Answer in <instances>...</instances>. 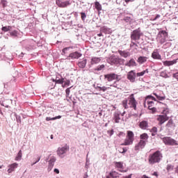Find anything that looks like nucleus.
I'll return each mask as SVG.
<instances>
[{"mask_svg":"<svg viewBox=\"0 0 178 178\" xmlns=\"http://www.w3.org/2000/svg\"><path fill=\"white\" fill-rule=\"evenodd\" d=\"M163 158V154L161 151L156 150V152L151 153L148 156V163L149 165H155V163H159L162 159Z\"/></svg>","mask_w":178,"mask_h":178,"instance_id":"1","label":"nucleus"},{"mask_svg":"<svg viewBox=\"0 0 178 178\" xmlns=\"http://www.w3.org/2000/svg\"><path fill=\"white\" fill-rule=\"evenodd\" d=\"M108 63H110L112 66H113V65H122L123 63H124V59L116 57L115 56H111L110 58H108Z\"/></svg>","mask_w":178,"mask_h":178,"instance_id":"2","label":"nucleus"},{"mask_svg":"<svg viewBox=\"0 0 178 178\" xmlns=\"http://www.w3.org/2000/svg\"><path fill=\"white\" fill-rule=\"evenodd\" d=\"M141 35H143L141 29L138 28L131 32L130 38L131 41L137 42L138 40H140V38H141Z\"/></svg>","mask_w":178,"mask_h":178,"instance_id":"3","label":"nucleus"},{"mask_svg":"<svg viewBox=\"0 0 178 178\" xmlns=\"http://www.w3.org/2000/svg\"><path fill=\"white\" fill-rule=\"evenodd\" d=\"M134 141V133L132 131H128L127 138L121 145H131Z\"/></svg>","mask_w":178,"mask_h":178,"instance_id":"4","label":"nucleus"},{"mask_svg":"<svg viewBox=\"0 0 178 178\" xmlns=\"http://www.w3.org/2000/svg\"><path fill=\"white\" fill-rule=\"evenodd\" d=\"M168 37H169V34L164 30L159 31L157 35V38H159L160 44H165V42L168 40Z\"/></svg>","mask_w":178,"mask_h":178,"instance_id":"5","label":"nucleus"},{"mask_svg":"<svg viewBox=\"0 0 178 178\" xmlns=\"http://www.w3.org/2000/svg\"><path fill=\"white\" fill-rule=\"evenodd\" d=\"M69 149L70 147L67 144H65L62 147H58L56 151L58 156L63 159V158H65V154H66Z\"/></svg>","mask_w":178,"mask_h":178,"instance_id":"6","label":"nucleus"},{"mask_svg":"<svg viewBox=\"0 0 178 178\" xmlns=\"http://www.w3.org/2000/svg\"><path fill=\"white\" fill-rule=\"evenodd\" d=\"M161 140L165 145H178L177 141L171 137L165 136L161 138Z\"/></svg>","mask_w":178,"mask_h":178,"instance_id":"7","label":"nucleus"},{"mask_svg":"<svg viewBox=\"0 0 178 178\" xmlns=\"http://www.w3.org/2000/svg\"><path fill=\"white\" fill-rule=\"evenodd\" d=\"M129 105H130V108H133L134 111H137V100L134 97V94H131L128 98Z\"/></svg>","mask_w":178,"mask_h":178,"instance_id":"8","label":"nucleus"},{"mask_svg":"<svg viewBox=\"0 0 178 178\" xmlns=\"http://www.w3.org/2000/svg\"><path fill=\"white\" fill-rule=\"evenodd\" d=\"M104 79L107 80V81H113V80H116V81H119L120 80V79H119V75L115 73L104 74Z\"/></svg>","mask_w":178,"mask_h":178,"instance_id":"9","label":"nucleus"},{"mask_svg":"<svg viewBox=\"0 0 178 178\" xmlns=\"http://www.w3.org/2000/svg\"><path fill=\"white\" fill-rule=\"evenodd\" d=\"M83 56V54L79 51H74L69 54V56H67L66 59L67 60H70L72 59V60H74V59H79V58H81Z\"/></svg>","mask_w":178,"mask_h":178,"instance_id":"10","label":"nucleus"},{"mask_svg":"<svg viewBox=\"0 0 178 178\" xmlns=\"http://www.w3.org/2000/svg\"><path fill=\"white\" fill-rule=\"evenodd\" d=\"M56 3L59 8H67V6L72 5V1L67 0L63 1L62 0H56Z\"/></svg>","mask_w":178,"mask_h":178,"instance_id":"11","label":"nucleus"},{"mask_svg":"<svg viewBox=\"0 0 178 178\" xmlns=\"http://www.w3.org/2000/svg\"><path fill=\"white\" fill-rule=\"evenodd\" d=\"M145 145H147V142L143 140H140L134 147L135 151H140V149H144L145 148Z\"/></svg>","mask_w":178,"mask_h":178,"instance_id":"12","label":"nucleus"},{"mask_svg":"<svg viewBox=\"0 0 178 178\" xmlns=\"http://www.w3.org/2000/svg\"><path fill=\"white\" fill-rule=\"evenodd\" d=\"M157 120L159 122V124L162 126L165 122H168V120H169V116L166 115H159L157 118Z\"/></svg>","mask_w":178,"mask_h":178,"instance_id":"13","label":"nucleus"},{"mask_svg":"<svg viewBox=\"0 0 178 178\" xmlns=\"http://www.w3.org/2000/svg\"><path fill=\"white\" fill-rule=\"evenodd\" d=\"M99 62H101V58L92 56L90 59V64L88 65V67L90 69L94 65H98Z\"/></svg>","mask_w":178,"mask_h":178,"instance_id":"14","label":"nucleus"},{"mask_svg":"<svg viewBox=\"0 0 178 178\" xmlns=\"http://www.w3.org/2000/svg\"><path fill=\"white\" fill-rule=\"evenodd\" d=\"M51 80L53 83H55L56 84H63V83H65V78L60 74L57 75L56 79H52Z\"/></svg>","mask_w":178,"mask_h":178,"instance_id":"15","label":"nucleus"},{"mask_svg":"<svg viewBox=\"0 0 178 178\" xmlns=\"http://www.w3.org/2000/svg\"><path fill=\"white\" fill-rule=\"evenodd\" d=\"M127 79L131 81V83H134V81H136V71H129L127 74Z\"/></svg>","mask_w":178,"mask_h":178,"instance_id":"16","label":"nucleus"},{"mask_svg":"<svg viewBox=\"0 0 178 178\" xmlns=\"http://www.w3.org/2000/svg\"><path fill=\"white\" fill-rule=\"evenodd\" d=\"M152 58L158 60H161L162 59V56L161 54H159V51H158V49L154 50V51L152 53Z\"/></svg>","mask_w":178,"mask_h":178,"instance_id":"17","label":"nucleus"},{"mask_svg":"<svg viewBox=\"0 0 178 178\" xmlns=\"http://www.w3.org/2000/svg\"><path fill=\"white\" fill-rule=\"evenodd\" d=\"M125 66H127L128 67H137V63L134 58H131L125 63Z\"/></svg>","mask_w":178,"mask_h":178,"instance_id":"18","label":"nucleus"},{"mask_svg":"<svg viewBox=\"0 0 178 178\" xmlns=\"http://www.w3.org/2000/svg\"><path fill=\"white\" fill-rule=\"evenodd\" d=\"M17 166H19V164L17 163H13L12 164L8 165V169L7 172L8 173H12V172H15V169H17Z\"/></svg>","mask_w":178,"mask_h":178,"instance_id":"19","label":"nucleus"},{"mask_svg":"<svg viewBox=\"0 0 178 178\" xmlns=\"http://www.w3.org/2000/svg\"><path fill=\"white\" fill-rule=\"evenodd\" d=\"M178 58L174 59L172 60H165L163 62V66H173L177 63Z\"/></svg>","mask_w":178,"mask_h":178,"instance_id":"20","label":"nucleus"},{"mask_svg":"<svg viewBox=\"0 0 178 178\" xmlns=\"http://www.w3.org/2000/svg\"><path fill=\"white\" fill-rule=\"evenodd\" d=\"M77 65L80 69H84V67H86L87 65V58H83L82 60H80L78 61Z\"/></svg>","mask_w":178,"mask_h":178,"instance_id":"21","label":"nucleus"},{"mask_svg":"<svg viewBox=\"0 0 178 178\" xmlns=\"http://www.w3.org/2000/svg\"><path fill=\"white\" fill-rule=\"evenodd\" d=\"M139 127L142 130H147L148 129V121L147 120H142L139 122Z\"/></svg>","mask_w":178,"mask_h":178,"instance_id":"22","label":"nucleus"},{"mask_svg":"<svg viewBox=\"0 0 178 178\" xmlns=\"http://www.w3.org/2000/svg\"><path fill=\"white\" fill-rule=\"evenodd\" d=\"M100 33H104V34H111L112 30L108 28L106 26L100 28Z\"/></svg>","mask_w":178,"mask_h":178,"instance_id":"23","label":"nucleus"},{"mask_svg":"<svg viewBox=\"0 0 178 178\" xmlns=\"http://www.w3.org/2000/svg\"><path fill=\"white\" fill-rule=\"evenodd\" d=\"M147 59L148 58H147V56H140L137 59V62L139 65H143V63H145V62H147Z\"/></svg>","mask_w":178,"mask_h":178,"instance_id":"24","label":"nucleus"},{"mask_svg":"<svg viewBox=\"0 0 178 178\" xmlns=\"http://www.w3.org/2000/svg\"><path fill=\"white\" fill-rule=\"evenodd\" d=\"M109 176L110 177H112V178H118V177H120V176H122V174H120L119 172L115 170H111L109 172Z\"/></svg>","mask_w":178,"mask_h":178,"instance_id":"25","label":"nucleus"},{"mask_svg":"<svg viewBox=\"0 0 178 178\" xmlns=\"http://www.w3.org/2000/svg\"><path fill=\"white\" fill-rule=\"evenodd\" d=\"M175 127V122H173L172 119L168 120V122H167L165 127L173 129Z\"/></svg>","mask_w":178,"mask_h":178,"instance_id":"26","label":"nucleus"},{"mask_svg":"<svg viewBox=\"0 0 178 178\" xmlns=\"http://www.w3.org/2000/svg\"><path fill=\"white\" fill-rule=\"evenodd\" d=\"M120 121V113L115 112L114 113V122L115 123H119Z\"/></svg>","mask_w":178,"mask_h":178,"instance_id":"27","label":"nucleus"},{"mask_svg":"<svg viewBox=\"0 0 178 178\" xmlns=\"http://www.w3.org/2000/svg\"><path fill=\"white\" fill-rule=\"evenodd\" d=\"M114 165L117 169H123V162L122 161H114Z\"/></svg>","mask_w":178,"mask_h":178,"instance_id":"28","label":"nucleus"},{"mask_svg":"<svg viewBox=\"0 0 178 178\" xmlns=\"http://www.w3.org/2000/svg\"><path fill=\"white\" fill-rule=\"evenodd\" d=\"M119 54L122 56V58H129V56H130V53L129 51H120Z\"/></svg>","mask_w":178,"mask_h":178,"instance_id":"29","label":"nucleus"},{"mask_svg":"<svg viewBox=\"0 0 178 178\" xmlns=\"http://www.w3.org/2000/svg\"><path fill=\"white\" fill-rule=\"evenodd\" d=\"M70 49H73V46L63 48L62 49L61 55H66V54H67V51H70Z\"/></svg>","mask_w":178,"mask_h":178,"instance_id":"30","label":"nucleus"},{"mask_svg":"<svg viewBox=\"0 0 178 178\" xmlns=\"http://www.w3.org/2000/svg\"><path fill=\"white\" fill-rule=\"evenodd\" d=\"M15 118H16V122L17 123V126L22 124V117L17 113L14 114Z\"/></svg>","mask_w":178,"mask_h":178,"instance_id":"31","label":"nucleus"},{"mask_svg":"<svg viewBox=\"0 0 178 178\" xmlns=\"http://www.w3.org/2000/svg\"><path fill=\"white\" fill-rule=\"evenodd\" d=\"M94 87L97 91H103V92H105V91H106V90L108 89L105 86L101 87L99 86H95V85H94Z\"/></svg>","mask_w":178,"mask_h":178,"instance_id":"32","label":"nucleus"},{"mask_svg":"<svg viewBox=\"0 0 178 178\" xmlns=\"http://www.w3.org/2000/svg\"><path fill=\"white\" fill-rule=\"evenodd\" d=\"M104 69H105V65L102 64L94 68L93 70H95V72H101V70H104Z\"/></svg>","mask_w":178,"mask_h":178,"instance_id":"33","label":"nucleus"},{"mask_svg":"<svg viewBox=\"0 0 178 178\" xmlns=\"http://www.w3.org/2000/svg\"><path fill=\"white\" fill-rule=\"evenodd\" d=\"M18 34H19V31H17L16 30H14V31L10 32V35L13 38H17Z\"/></svg>","mask_w":178,"mask_h":178,"instance_id":"34","label":"nucleus"},{"mask_svg":"<svg viewBox=\"0 0 178 178\" xmlns=\"http://www.w3.org/2000/svg\"><path fill=\"white\" fill-rule=\"evenodd\" d=\"M140 140H143V141H147V140H148V138H149L148 134L144 133V134H140Z\"/></svg>","mask_w":178,"mask_h":178,"instance_id":"35","label":"nucleus"},{"mask_svg":"<svg viewBox=\"0 0 178 178\" xmlns=\"http://www.w3.org/2000/svg\"><path fill=\"white\" fill-rule=\"evenodd\" d=\"M95 9L99 12V10H102V6L99 2L95 1Z\"/></svg>","mask_w":178,"mask_h":178,"instance_id":"36","label":"nucleus"},{"mask_svg":"<svg viewBox=\"0 0 178 178\" xmlns=\"http://www.w3.org/2000/svg\"><path fill=\"white\" fill-rule=\"evenodd\" d=\"M55 162H56V157L51 156L50 159V161H49V165H51L54 166Z\"/></svg>","mask_w":178,"mask_h":178,"instance_id":"37","label":"nucleus"},{"mask_svg":"<svg viewBox=\"0 0 178 178\" xmlns=\"http://www.w3.org/2000/svg\"><path fill=\"white\" fill-rule=\"evenodd\" d=\"M22 150H19L15 157V161H22Z\"/></svg>","mask_w":178,"mask_h":178,"instance_id":"38","label":"nucleus"},{"mask_svg":"<svg viewBox=\"0 0 178 178\" xmlns=\"http://www.w3.org/2000/svg\"><path fill=\"white\" fill-rule=\"evenodd\" d=\"M11 29H12L11 26H2L1 30L2 31L7 32V31H10Z\"/></svg>","mask_w":178,"mask_h":178,"instance_id":"39","label":"nucleus"},{"mask_svg":"<svg viewBox=\"0 0 178 178\" xmlns=\"http://www.w3.org/2000/svg\"><path fill=\"white\" fill-rule=\"evenodd\" d=\"M124 22H126V23H129V24H131V22H133V19L130 17H124L123 19Z\"/></svg>","mask_w":178,"mask_h":178,"instance_id":"40","label":"nucleus"},{"mask_svg":"<svg viewBox=\"0 0 178 178\" xmlns=\"http://www.w3.org/2000/svg\"><path fill=\"white\" fill-rule=\"evenodd\" d=\"M90 168V159H88V154H87L86 156V162L85 164V168L88 170V168Z\"/></svg>","mask_w":178,"mask_h":178,"instance_id":"41","label":"nucleus"},{"mask_svg":"<svg viewBox=\"0 0 178 178\" xmlns=\"http://www.w3.org/2000/svg\"><path fill=\"white\" fill-rule=\"evenodd\" d=\"M160 76L163 77L164 79H169V75L165 72H161L160 73Z\"/></svg>","mask_w":178,"mask_h":178,"instance_id":"42","label":"nucleus"},{"mask_svg":"<svg viewBox=\"0 0 178 178\" xmlns=\"http://www.w3.org/2000/svg\"><path fill=\"white\" fill-rule=\"evenodd\" d=\"M146 99H152V101H155L156 102H157L158 101L156 100V98H155V97L149 95H147L146 97Z\"/></svg>","mask_w":178,"mask_h":178,"instance_id":"43","label":"nucleus"},{"mask_svg":"<svg viewBox=\"0 0 178 178\" xmlns=\"http://www.w3.org/2000/svg\"><path fill=\"white\" fill-rule=\"evenodd\" d=\"M131 116H134L135 118H138V112H137V113H133V112H131V113H129V114L128 115V118H131Z\"/></svg>","mask_w":178,"mask_h":178,"instance_id":"44","label":"nucleus"},{"mask_svg":"<svg viewBox=\"0 0 178 178\" xmlns=\"http://www.w3.org/2000/svg\"><path fill=\"white\" fill-rule=\"evenodd\" d=\"M1 3L3 8H6V6H8V1L6 0H1Z\"/></svg>","mask_w":178,"mask_h":178,"instance_id":"45","label":"nucleus"},{"mask_svg":"<svg viewBox=\"0 0 178 178\" xmlns=\"http://www.w3.org/2000/svg\"><path fill=\"white\" fill-rule=\"evenodd\" d=\"M81 19L83 20V22H84V20H86V19L87 17V15L86 14V13L81 12Z\"/></svg>","mask_w":178,"mask_h":178,"instance_id":"46","label":"nucleus"},{"mask_svg":"<svg viewBox=\"0 0 178 178\" xmlns=\"http://www.w3.org/2000/svg\"><path fill=\"white\" fill-rule=\"evenodd\" d=\"M128 102L129 101L127 99H124V100L122 101V105H123V106L125 109H127V108H129V106H127V102Z\"/></svg>","mask_w":178,"mask_h":178,"instance_id":"47","label":"nucleus"},{"mask_svg":"<svg viewBox=\"0 0 178 178\" xmlns=\"http://www.w3.org/2000/svg\"><path fill=\"white\" fill-rule=\"evenodd\" d=\"M72 88L73 86H71L65 90V94L67 97H69V95H70V89Z\"/></svg>","mask_w":178,"mask_h":178,"instance_id":"48","label":"nucleus"},{"mask_svg":"<svg viewBox=\"0 0 178 178\" xmlns=\"http://www.w3.org/2000/svg\"><path fill=\"white\" fill-rule=\"evenodd\" d=\"M134 40H131V47H138V44H140V42H137Z\"/></svg>","mask_w":178,"mask_h":178,"instance_id":"49","label":"nucleus"},{"mask_svg":"<svg viewBox=\"0 0 178 178\" xmlns=\"http://www.w3.org/2000/svg\"><path fill=\"white\" fill-rule=\"evenodd\" d=\"M162 113L163 115H166V116H168V115H169V108H164Z\"/></svg>","mask_w":178,"mask_h":178,"instance_id":"50","label":"nucleus"},{"mask_svg":"<svg viewBox=\"0 0 178 178\" xmlns=\"http://www.w3.org/2000/svg\"><path fill=\"white\" fill-rule=\"evenodd\" d=\"M144 74H145V71L136 73L137 77H141L142 76H144Z\"/></svg>","mask_w":178,"mask_h":178,"instance_id":"51","label":"nucleus"},{"mask_svg":"<svg viewBox=\"0 0 178 178\" xmlns=\"http://www.w3.org/2000/svg\"><path fill=\"white\" fill-rule=\"evenodd\" d=\"M127 151H129V147H123L122 151H120V154H126Z\"/></svg>","mask_w":178,"mask_h":178,"instance_id":"52","label":"nucleus"},{"mask_svg":"<svg viewBox=\"0 0 178 178\" xmlns=\"http://www.w3.org/2000/svg\"><path fill=\"white\" fill-rule=\"evenodd\" d=\"M147 104L148 106V109H149V108H152V106H154V102L153 101H147Z\"/></svg>","mask_w":178,"mask_h":178,"instance_id":"53","label":"nucleus"},{"mask_svg":"<svg viewBox=\"0 0 178 178\" xmlns=\"http://www.w3.org/2000/svg\"><path fill=\"white\" fill-rule=\"evenodd\" d=\"M166 169H167V171H168V172H170V170H173V166H172V165H170V164H168V165H167Z\"/></svg>","mask_w":178,"mask_h":178,"instance_id":"54","label":"nucleus"},{"mask_svg":"<svg viewBox=\"0 0 178 178\" xmlns=\"http://www.w3.org/2000/svg\"><path fill=\"white\" fill-rule=\"evenodd\" d=\"M150 131L151 133H158V128H156V127H154L152 128Z\"/></svg>","mask_w":178,"mask_h":178,"instance_id":"55","label":"nucleus"},{"mask_svg":"<svg viewBox=\"0 0 178 178\" xmlns=\"http://www.w3.org/2000/svg\"><path fill=\"white\" fill-rule=\"evenodd\" d=\"M107 133L110 136V137H112V135L114 134L115 131H113V129H111V130L108 131Z\"/></svg>","mask_w":178,"mask_h":178,"instance_id":"56","label":"nucleus"},{"mask_svg":"<svg viewBox=\"0 0 178 178\" xmlns=\"http://www.w3.org/2000/svg\"><path fill=\"white\" fill-rule=\"evenodd\" d=\"M166 97L165 96H160L159 95V97H157V99H159V101H163L164 99H165Z\"/></svg>","mask_w":178,"mask_h":178,"instance_id":"57","label":"nucleus"},{"mask_svg":"<svg viewBox=\"0 0 178 178\" xmlns=\"http://www.w3.org/2000/svg\"><path fill=\"white\" fill-rule=\"evenodd\" d=\"M172 77L178 81V72L172 74Z\"/></svg>","mask_w":178,"mask_h":178,"instance_id":"58","label":"nucleus"},{"mask_svg":"<svg viewBox=\"0 0 178 178\" xmlns=\"http://www.w3.org/2000/svg\"><path fill=\"white\" fill-rule=\"evenodd\" d=\"M64 83H65L67 87H69V86H70V79H66L65 81H64Z\"/></svg>","mask_w":178,"mask_h":178,"instance_id":"59","label":"nucleus"},{"mask_svg":"<svg viewBox=\"0 0 178 178\" xmlns=\"http://www.w3.org/2000/svg\"><path fill=\"white\" fill-rule=\"evenodd\" d=\"M149 110L152 111V113H155V112H156V108L155 107H149Z\"/></svg>","mask_w":178,"mask_h":178,"instance_id":"60","label":"nucleus"},{"mask_svg":"<svg viewBox=\"0 0 178 178\" xmlns=\"http://www.w3.org/2000/svg\"><path fill=\"white\" fill-rule=\"evenodd\" d=\"M53 168H54V165H51L49 164L47 171L51 172V170H52Z\"/></svg>","mask_w":178,"mask_h":178,"instance_id":"61","label":"nucleus"},{"mask_svg":"<svg viewBox=\"0 0 178 178\" xmlns=\"http://www.w3.org/2000/svg\"><path fill=\"white\" fill-rule=\"evenodd\" d=\"M46 120H47V122H49L50 120H55V118H54H54L47 117Z\"/></svg>","mask_w":178,"mask_h":178,"instance_id":"62","label":"nucleus"},{"mask_svg":"<svg viewBox=\"0 0 178 178\" xmlns=\"http://www.w3.org/2000/svg\"><path fill=\"white\" fill-rule=\"evenodd\" d=\"M124 136H125V134L122 131L118 134V137H124Z\"/></svg>","mask_w":178,"mask_h":178,"instance_id":"63","label":"nucleus"},{"mask_svg":"<svg viewBox=\"0 0 178 178\" xmlns=\"http://www.w3.org/2000/svg\"><path fill=\"white\" fill-rule=\"evenodd\" d=\"M133 174H129V175L123 176L122 178H131Z\"/></svg>","mask_w":178,"mask_h":178,"instance_id":"64","label":"nucleus"}]
</instances>
